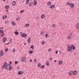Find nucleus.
Segmentation results:
<instances>
[{
  "instance_id": "nucleus-3",
  "label": "nucleus",
  "mask_w": 79,
  "mask_h": 79,
  "mask_svg": "<svg viewBox=\"0 0 79 79\" xmlns=\"http://www.w3.org/2000/svg\"><path fill=\"white\" fill-rule=\"evenodd\" d=\"M26 60V59L25 58L23 57L21 59V61L22 62H25Z\"/></svg>"
},
{
  "instance_id": "nucleus-10",
  "label": "nucleus",
  "mask_w": 79,
  "mask_h": 79,
  "mask_svg": "<svg viewBox=\"0 0 79 79\" xmlns=\"http://www.w3.org/2000/svg\"><path fill=\"white\" fill-rule=\"evenodd\" d=\"M54 7H55V5L54 4H53L52 5V6H50V8L52 9V8H54Z\"/></svg>"
},
{
  "instance_id": "nucleus-12",
  "label": "nucleus",
  "mask_w": 79,
  "mask_h": 79,
  "mask_svg": "<svg viewBox=\"0 0 79 79\" xmlns=\"http://www.w3.org/2000/svg\"><path fill=\"white\" fill-rule=\"evenodd\" d=\"M73 73L74 75H76V74H77V71H75L73 72Z\"/></svg>"
},
{
  "instance_id": "nucleus-46",
  "label": "nucleus",
  "mask_w": 79,
  "mask_h": 79,
  "mask_svg": "<svg viewBox=\"0 0 79 79\" xmlns=\"http://www.w3.org/2000/svg\"><path fill=\"white\" fill-rule=\"evenodd\" d=\"M52 60V57H50L49 59V60L50 61H51V60Z\"/></svg>"
},
{
  "instance_id": "nucleus-47",
  "label": "nucleus",
  "mask_w": 79,
  "mask_h": 79,
  "mask_svg": "<svg viewBox=\"0 0 79 79\" xmlns=\"http://www.w3.org/2000/svg\"><path fill=\"white\" fill-rule=\"evenodd\" d=\"M43 33H44V32H43V31H42L41 32V35H43Z\"/></svg>"
},
{
  "instance_id": "nucleus-13",
  "label": "nucleus",
  "mask_w": 79,
  "mask_h": 79,
  "mask_svg": "<svg viewBox=\"0 0 79 79\" xmlns=\"http://www.w3.org/2000/svg\"><path fill=\"white\" fill-rule=\"evenodd\" d=\"M12 5L13 6H15L16 5V2L15 1H14L12 2Z\"/></svg>"
},
{
  "instance_id": "nucleus-45",
  "label": "nucleus",
  "mask_w": 79,
  "mask_h": 79,
  "mask_svg": "<svg viewBox=\"0 0 79 79\" xmlns=\"http://www.w3.org/2000/svg\"><path fill=\"white\" fill-rule=\"evenodd\" d=\"M31 5H32V3H31L29 4V6H31Z\"/></svg>"
},
{
  "instance_id": "nucleus-63",
  "label": "nucleus",
  "mask_w": 79,
  "mask_h": 79,
  "mask_svg": "<svg viewBox=\"0 0 79 79\" xmlns=\"http://www.w3.org/2000/svg\"><path fill=\"white\" fill-rule=\"evenodd\" d=\"M71 35H72V33H71Z\"/></svg>"
},
{
  "instance_id": "nucleus-58",
  "label": "nucleus",
  "mask_w": 79,
  "mask_h": 79,
  "mask_svg": "<svg viewBox=\"0 0 79 79\" xmlns=\"http://www.w3.org/2000/svg\"><path fill=\"white\" fill-rule=\"evenodd\" d=\"M24 45H26V43H24Z\"/></svg>"
},
{
  "instance_id": "nucleus-44",
  "label": "nucleus",
  "mask_w": 79,
  "mask_h": 79,
  "mask_svg": "<svg viewBox=\"0 0 79 79\" xmlns=\"http://www.w3.org/2000/svg\"><path fill=\"white\" fill-rule=\"evenodd\" d=\"M27 37V34H25L24 37Z\"/></svg>"
},
{
  "instance_id": "nucleus-24",
  "label": "nucleus",
  "mask_w": 79,
  "mask_h": 79,
  "mask_svg": "<svg viewBox=\"0 0 79 79\" xmlns=\"http://www.w3.org/2000/svg\"><path fill=\"white\" fill-rule=\"evenodd\" d=\"M29 3V0H27L26 1V4H28Z\"/></svg>"
},
{
  "instance_id": "nucleus-64",
  "label": "nucleus",
  "mask_w": 79,
  "mask_h": 79,
  "mask_svg": "<svg viewBox=\"0 0 79 79\" xmlns=\"http://www.w3.org/2000/svg\"><path fill=\"white\" fill-rule=\"evenodd\" d=\"M3 1H5V0H3Z\"/></svg>"
},
{
  "instance_id": "nucleus-35",
  "label": "nucleus",
  "mask_w": 79,
  "mask_h": 79,
  "mask_svg": "<svg viewBox=\"0 0 79 79\" xmlns=\"http://www.w3.org/2000/svg\"><path fill=\"white\" fill-rule=\"evenodd\" d=\"M34 62H36V61H37V59H36V58H35L34 59Z\"/></svg>"
},
{
  "instance_id": "nucleus-30",
  "label": "nucleus",
  "mask_w": 79,
  "mask_h": 79,
  "mask_svg": "<svg viewBox=\"0 0 79 79\" xmlns=\"http://www.w3.org/2000/svg\"><path fill=\"white\" fill-rule=\"evenodd\" d=\"M49 62H47L46 63V64L47 66H48L49 65Z\"/></svg>"
},
{
  "instance_id": "nucleus-54",
  "label": "nucleus",
  "mask_w": 79,
  "mask_h": 79,
  "mask_svg": "<svg viewBox=\"0 0 79 79\" xmlns=\"http://www.w3.org/2000/svg\"><path fill=\"white\" fill-rule=\"evenodd\" d=\"M5 24H8V22H6L5 23Z\"/></svg>"
},
{
  "instance_id": "nucleus-39",
  "label": "nucleus",
  "mask_w": 79,
  "mask_h": 79,
  "mask_svg": "<svg viewBox=\"0 0 79 79\" xmlns=\"http://www.w3.org/2000/svg\"><path fill=\"white\" fill-rule=\"evenodd\" d=\"M52 27H55V24H53L52 25Z\"/></svg>"
},
{
  "instance_id": "nucleus-51",
  "label": "nucleus",
  "mask_w": 79,
  "mask_h": 79,
  "mask_svg": "<svg viewBox=\"0 0 79 79\" xmlns=\"http://www.w3.org/2000/svg\"><path fill=\"white\" fill-rule=\"evenodd\" d=\"M12 40L11 39H10V42H11Z\"/></svg>"
},
{
  "instance_id": "nucleus-25",
  "label": "nucleus",
  "mask_w": 79,
  "mask_h": 79,
  "mask_svg": "<svg viewBox=\"0 0 79 79\" xmlns=\"http://www.w3.org/2000/svg\"><path fill=\"white\" fill-rule=\"evenodd\" d=\"M25 35V34H22L21 35V36L22 37H24V35Z\"/></svg>"
},
{
  "instance_id": "nucleus-34",
  "label": "nucleus",
  "mask_w": 79,
  "mask_h": 79,
  "mask_svg": "<svg viewBox=\"0 0 79 79\" xmlns=\"http://www.w3.org/2000/svg\"><path fill=\"white\" fill-rule=\"evenodd\" d=\"M31 48L33 49L34 48V46L33 45H31L30 47Z\"/></svg>"
},
{
  "instance_id": "nucleus-16",
  "label": "nucleus",
  "mask_w": 79,
  "mask_h": 79,
  "mask_svg": "<svg viewBox=\"0 0 79 79\" xmlns=\"http://www.w3.org/2000/svg\"><path fill=\"white\" fill-rule=\"evenodd\" d=\"M1 52V56H3V51L1 50L0 51Z\"/></svg>"
},
{
  "instance_id": "nucleus-56",
  "label": "nucleus",
  "mask_w": 79,
  "mask_h": 79,
  "mask_svg": "<svg viewBox=\"0 0 79 79\" xmlns=\"http://www.w3.org/2000/svg\"><path fill=\"white\" fill-rule=\"evenodd\" d=\"M61 23H60V26H61Z\"/></svg>"
},
{
  "instance_id": "nucleus-5",
  "label": "nucleus",
  "mask_w": 79,
  "mask_h": 79,
  "mask_svg": "<svg viewBox=\"0 0 79 79\" xmlns=\"http://www.w3.org/2000/svg\"><path fill=\"white\" fill-rule=\"evenodd\" d=\"M70 6L71 7V8H73L74 6V4L73 3H71L70 4Z\"/></svg>"
},
{
  "instance_id": "nucleus-48",
  "label": "nucleus",
  "mask_w": 79,
  "mask_h": 79,
  "mask_svg": "<svg viewBox=\"0 0 79 79\" xmlns=\"http://www.w3.org/2000/svg\"><path fill=\"white\" fill-rule=\"evenodd\" d=\"M23 12H24V11H23V10H22V11L20 12V13H23Z\"/></svg>"
},
{
  "instance_id": "nucleus-31",
  "label": "nucleus",
  "mask_w": 79,
  "mask_h": 79,
  "mask_svg": "<svg viewBox=\"0 0 79 79\" xmlns=\"http://www.w3.org/2000/svg\"><path fill=\"white\" fill-rule=\"evenodd\" d=\"M21 73V71H19L18 72V74L19 75H20Z\"/></svg>"
},
{
  "instance_id": "nucleus-27",
  "label": "nucleus",
  "mask_w": 79,
  "mask_h": 79,
  "mask_svg": "<svg viewBox=\"0 0 79 79\" xmlns=\"http://www.w3.org/2000/svg\"><path fill=\"white\" fill-rule=\"evenodd\" d=\"M15 35H18V34H19V33L18 32H17L16 31H15Z\"/></svg>"
},
{
  "instance_id": "nucleus-37",
  "label": "nucleus",
  "mask_w": 79,
  "mask_h": 79,
  "mask_svg": "<svg viewBox=\"0 0 79 79\" xmlns=\"http://www.w3.org/2000/svg\"><path fill=\"white\" fill-rule=\"evenodd\" d=\"M44 44H45V42L44 41H42L41 42V44H42V45H44Z\"/></svg>"
},
{
  "instance_id": "nucleus-49",
  "label": "nucleus",
  "mask_w": 79,
  "mask_h": 79,
  "mask_svg": "<svg viewBox=\"0 0 79 79\" xmlns=\"http://www.w3.org/2000/svg\"><path fill=\"white\" fill-rule=\"evenodd\" d=\"M10 64H11L12 63V62H11V61H10Z\"/></svg>"
},
{
  "instance_id": "nucleus-59",
  "label": "nucleus",
  "mask_w": 79,
  "mask_h": 79,
  "mask_svg": "<svg viewBox=\"0 0 79 79\" xmlns=\"http://www.w3.org/2000/svg\"><path fill=\"white\" fill-rule=\"evenodd\" d=\"M67 47H69V45H68V46H67Z\"/></svg>"
},
{
  "instance_id": "nucleus-1",
  "label": "nucleus",
  "mask_w": 79,
  "mask_h": 79,
  "mask_svg": "<svg viewBox=\"0 0 79 79\" xmlns=\"http://www.w3.org/2000/svg\"><path fill=\"white\" fill-rule=\"evenodd\" d=\"M13 67L12 66H11V64H8L6 65V69L7 70H11V69H12Z\"/></svg>"
},
{
  "instance_id": "nucleus-43",
  "label": "nucleus",
  "mask_w": 79,
  "mask_h": 79,
  "mask_svg": "<svg viewBox=\"0 0 79 79\" xmlns=\"http://www.w3.org/2000/svg\"><path fill=\"white\" fill-rule=\"evenodd\" d=\"M15 64H18V62L17 61H15Z\"/></svg>"
},
{
  "instance_id": "nucleus-28",
  "label": "nucleus",
  "mask_w": 79,
  "mask_h": 79,
  "mask_svg": "<svg viewBox=\"0 0 79 79\" xmlns=\"http://www.w3.org/2000/svg\"><path fill=\"white\" fill-rule=\"evenodd\" d=\"M33 53V51H29V53L30 54H32Z\"/></svg>"
},
{
  "instance_id": "nucleus-40",
  "label": "nucleus",
  "mask_w": 79,
  "mask_h": 79,
  "mask_svg": "<svg viewBox=\"0 0 79 79\" xmlns=\"http://www.w3.org/2000/svg\"><path fill=\"white\" fill-rule=\"evenodd\" d=\"M48 34H46L45 35V37L46 38H47V36H48Z\"/></svg>"
},
{
  "instance_id": "nucleus-8",
  "label": "nucleus",
  "mask_w": 79,
  "mask_h": 79,
  "mask_svg": "<svg viewBox=\"0 0 79 79\" xmlns=\"http://www.w3.org/2000/svg\"><path fill=\"white\" fill-rule=\"evenodd\" d=\"M27 42L29 44H30V43H31V38H29L28 39Z\"/></svg>"
},
{
  "instance_id": "nucleus-57",
  "label": "nucleus",
  "mask_w": 79,
  "mask_h": 79,
  "mask_svg": "<svg viewBox=\"0 0 79 79\" xmlns=\"http://www.w3.org/2000/svg\"><path fill=\"white\" fill-rule=\"evenodd\" d=\"M54 62H55V63H56V60H55L54 61Z\"/></svg>"
},
{
  "instance_id": "nucleus-60",
  "label": "nucleus",
  "mask_w": 79,
  "mask_h": 79,
  "mask_svg": "<svg viewBox=\"0 0 79 79\" xmlns=\"http://www.w3.org/2000/svg\"><path fill=\"white\" fill-rule=\"evenodd\" d=\"M6 12H7V11H8V10H6Z\"/></svg>"
},
{
  "instance_id": "nucleus-14",
  "label": "nucleus",
  "mask_w": 79,
  "mask_h": 79,
  "mask_svg": "<svg viewBox=\"0 0 79 79\" xmlns=\"http://www.w3.org/2000/svg\"><path fill=\"white\" fill-rule=\"evenodd\" d=\"M11 23H12V24H13V26H14L15 25H16V23H15V22H14V21H12L11 22Z\"/></svg>"
},
{
  "instance_id": "nucleus-55",
  "label": "nucleus",
  "mask_w": 79,
  "mask_h": 79,
  "mask_svg": "<svg viewBox=\"0 0 79 79\" xmlns=\"http://www.w3.org/2000/svg\"><path fill=\"white\" fill-rule=\"evenodd\" d=\"M23 74V72H22V73L21 72V74Z\"/></svg>"
},
{
  "instance_id": "nucleus-19",
  "label": "nucleus",
  "mask_w": 79,
  "mask_h": 79,
  "mask_svg": "<svg viewBox=\"0 0 79 79\" xmlns=\"http://www.w3.org/2000/svg\"><path fill=\"white\" fill-rule=\"evenodd\" d=\"M62 64V61L59 60V64Z\"/></svg>"
},
{
  "instance_id": "nucleus-22",
  "label": "nucleus",
  "mask_w": 79,
  "mask_h": 79,
  "mask_svg": "<svg viewBox=\"0 0 79 79\" xmlns=\"http://www.w3.org/2000/svg\"><path fill=\"white\" fill-rule=\"evenodd\" d=\"M6 15L2 17V19H6Z\"/></svg>"
},
{
  "instance_id": "nucleus-2",
  "label": "nucleus",
  "mask_w": 79,
  "mask_h": 79,
  "mask_svg": "<svg viewBox=\"0 0 79 79\" xmlns=\"http://www.w3.org/2000/svg\"><path fill=\"white\" fill-rule=\"evenodd\" d=\"M72 50H73V48L71 47H69L67 48V51L68 52H70V51H71Z\"/></svg>"
},
{
  "instance_id": "nucleus-53",
  "label": "nucleus",
  "mask_w": 79,
  "mask_h": 79,
  "mask_svg": "<svg viewBox=\"0 0 79 79\" xmlns=\"http://www.w3.org/2000/svg\"><path fill=\"white\" fill-rule=\"evenodd\" d=\"M30 62H32V60L31 59H30Z\"/></svg>"
},
{
  "instance_id": "nucleus-15",
  "label": "nucleus",
  "mask_w": 79,
  "mask_h": 79,
  "mask_svg": "<svg viewBox=\"0 0 79 79\" xmlns=\"http://www.w3.org/2000/svg\"><path fill=\"white\" fill-rule=\"evenodd\" d=\"M25 26L26 27H29V23L26 24L25 25Z\"/></svg>"
},
{
  "instance_id": "nucleus-38",
  "label": "nucleus",
  "mask_w": 79,
  "mask_h": 79,
  "mask_svg": "<svg viewBox=\"0 0 79 79\" xmlns=\"http://www.w3.org/2000/svg\"><path fill=\"white\" fill-rule=\"evenodd\" d=\"M8 48H6L5 49V51L6 52H8Z\"/></svg>"
},
{
  "instance_id": "nucleus-21",
  "label": "nucleus",
  "mask_w": 79,
  "mask_h": 79,
  "mask_svg": "<svg viewBox=\"0 0 79 79\" xmlns=\"http://www.w3.org/2000/svg\"><path fill=\"white\" fill-rule=\"evenodd\" d=\"M79 23H78L76 25V28H77V29L78 28V26H79Z\"/></svg>"
},
{
  "instance_id": "nucleus-18",
  "label": "nucleus",
  "mask_w": 79,
  "mask_h": 79,
  "mask_svg": "<svg viewBox=\"0 0 79 79\" xmlns=\"http://www.w3.org/2000/svg\"><path fill=\"white\" fill-rule=\"evenodd\" d=\"M36 4H37V1L36 0H35L34 1V5L35 6V5H36Z\"/></svg>"
},
{
  "instance_id": "nucleus-4",
  "label": "nucleus",
  "mask_w": 79,
  "mask_h": 79,
  "mask_svg": "<svg viewBox=\"0 0 79 79\" xmlns=\"http://www.w3.org/2000/svg\"><path fill=\"white\" fill-rule=\"evenodd\" d=\"M7 65V63L6 62H5L4 64V65L3 66L2 68L4 69L5 68V66H6Z\"/></svg>"
},
{
  "instance_id": "nucleus-32",
  "label": "nucleus",
  "mask_w": 79,
  "mask_h": 79,
  "mask_svg": "<svg viewBox=\"0 0 79 79\" xmlns=\"http://www.w3.org/2000/svg\"><path fill=\"white\" fill-rule=\"evenodd\" d=\"M66 4L67 5H70V2H67V3H66Z\"/></svg>"
},
{
  "instance_id": "nucleus-17",
  "label": "nucleus",
  "mask_w": 79,
  "mask_h": 79,
  "mask_svg": "<svg viewBox=\"0 0 79 79\" xmlns=\"http://www.w3.org/2000/svg\"><path fill=\"white\" fill-rule=\"evenodd\" d=\"M16 20L17 21H19V20H20V19H19V17H18L17 18H16Z\"/></svg>"
},
{
  "instance_id": "nucleus-52",
  "label": "nucleus",
  "mask_w": 79,
  "mask_h": 79,
  "mask_svg": "<svg viewBox=\"0 0 79 79\" xmlns=\"http://www.w3.org/2000/svg\"><path fill=\"white\" fill-rule=\"evenodd\" d=\"M6 45H8V44H9V43H6Z\"/></svg>"
},
{
  "instance_id": "nucleus-41",
  "label": "nucleus",
  "mask_w": 79,
  "mask_h": 79,
  "mask_svg": "<svg viewBox=\"0 0 79 79\" xmlns=\"http://www.w3.org/2000/svg\"><path fill=\"white\" fill-rule=\"evenodd\" d=\"M3 30H0V33H3Z\"/></svg>"
},
{
  "instance_id": "nucleus-20",
  "label": "nucleus",
  "mask_w": 79,
  "mask_h": 79,
  "mask_svg": "<svg viewBox=\"0 0 79 79\" xmlns=\"http://www.w3.org/2000/svg\"><path fill=\"white\" fill-rule=\"evenodd\" d=\"M9 6H6L5 7V8L6 9H8V8H9Z\"/></svg>"
},
{
  "instance_id": "nucleus-9",
  "label": "nucleus",
  "mask_w": 79,
  "mask_h": 79,
  "mask_svg": "<svg viewBox=\"0 0 79 79\" xmlns=\"http://www.w3.org/2000/svg\"><path fill=\"white\" fill-rule=\"evenodd\" d=\"M45 15H41V18H42V19L44 18H45Z\"/></svg>"
},
{
  "instance_id": "nucleus-36",
  "label": "nucleus",
  "mask_w": 79,
  "mask_h": 79,
  "mask_svg": "<svg viewBox=\"0 0 79 79\" xmlns=\"http://www.w3.org/2000/svg\"><path fill=\"white\" fill-rule=\"evenodd\" d=\"M16 52V49H15V48H14V49H13V52Z\"/></svg>"
},
{
  "instance_id": "nucleus-33",
  "label": "nucleus",
  "mask_w": 79,
  "mask_h": 79,
  "mask_svg": "<svg viewBox=\"0 0 79 79\" xmlns=\"http://www.w3.org/2000/svg\"><path fill=\"white\" fill-rule=\"evenodd\" d=\"M47 4H48V5H51V2H48Z\"/></svg>"
},
{
  "instance_id": "nucleus-29",
  "label": "nucleus",
  "mask_w": 79,
  "mask_h": 79,
  "mask_svg": "<svg viewBox=\"0 0 79 79\" xmlns=\"http://www.w3.org/2000/svg\"><path fill=\"white\" fill-rule=\"evenodd\" d=\"M40 68H45V66L43 65L42 66H41Z\"/></svg>"
},
{
  "instance_id": "nucleus-61",
  "label": "nucleus",
  "mask_w": 79,
  "mask_h": 79,
  "mask_svg": "<svg viewBox=\"0 0 79 79\" xmlns=\"http://www.w3.org/2000/svg\"><path fill=\"white\" fill-rule=\"evenodd\" d=\"M49 52H50V51H51V50H49Z\"/></svg>"
},
{
  "instance_id": "nucleus-11",
  "label": "nucleus",
  "mask_w": 79,
  "mask_h": 79,
  "mask_svg": "<svg viewBox=\"0 0 79 79\" xmlns=\"http://www.w3.org/2000/svg\"><path fill=\"white\" fill-rule=\"evenodd\" d=\"M6 40V37H4L3 38V43L5 42V41Z\"/></svg>"
},
{
  "instance_id": "nucleus-7",
  "label": "nucleus",
  "mask_w": 79,
  "mask_h": 79,
  "mask_svg": "<svg viewBox=\"0 0 79 79\" xmlns=\"http://www.w3.org/2000/svg\"><path fill=\"white\" fill-rule=\"evenodd\" d=\"M71 47L72 48H73V50H75V46H74V45H71Z\"/></svg>"
},
{
  "instance_id": "nucleus-50",
  "label": "nucleus",
  "mask_w": 79,
  "mask_h": 79,
  "mask_svg": "<svg viewBox=\"0 0 79 79\" xmlns=\"http://www.w3.org/2000/svg\"><path fill=\"white\" fill-rule=\"evenodd\" d=\"M55 53H56V54H57L58 53V51H56V52Z\"/></svg>"
},
{
  "instance_id": "nucleus-42",
  "label": "nucleus",
  "mask_w": 79,
  "mask_h": 79,
  "mask_svg": "<svg viewBox=\"0 0 79 79\" xmlns=\"http://www.w3.org/2000/svg\"><path fill=\"white\" fill-rule=\"evenodd\" d=\"M41 64L40 63H39L38 64V67H40V66Z\"/></svg>"
},
{
  "instance_id": "nucleus-26",
  "label": "nucleus",
  "mask_w": 79,
  "mask_h": 79,
  "mask_svg": "<svg viewBox=\"0 0 79 79\" xmlns=\"http://www.w3.org/2000/svg\"><path fill=\"white\" fill-rule=\"evenodd\" d=\"M5 35V33L3 32L2 34H1V37H3Z\"/></svg>"
},
{
  "instance_id": "nucleus-23",
  "label": "nucleus",
  "mask_w": 79,
  "mask_h": 79,
  "mask_svg": "<svg viewBox=\"0 0 79 79\" xmlns=\"http://www.w3.org/2000/svg\"><path fill=\"white\" fill-rule=\"evenodd\" d=\"M71 39V37L69 36H68L67 37V39H68V40H69Z\"/></svg>"
},
{
  "instance_id": "nucleus-62",
  "label": "nucleus",
  "mask_w": 79,
  "mask_h": 79,
  "mask_svg": "<svg viewBox=\"0 0 79 79\" xmlns=\"http://www.w3.org/2000/svg\"><path fill=\"white\" fill-rule=\"evenodd\" d=\"M2 29H3V27H2Z\"/></svg>"
},
{
  "instance_id": "nucleus-6",
  "label": "nucleus",
  "mask_w": 79,
  "mask_h": 79,
  "mask_svg": "<svg viewBox=\"0 0 79 79\" xmlns=\"http://www.w3.org/2000/svg\"><path fill=\"white\" fill-rule=\"evenodd\" d=\"M69 74L70 75H72L73 74V71H70L69 72Z\"/></svg>"
}]
</instances>
